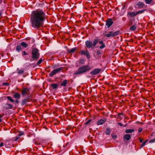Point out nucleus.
I'll return each mask as SVG.
<instances>
[{
    "label": "nucleus",
    "mask_w": 155,
    "mask_h": 155,
    "mask_svg": "<svg viewBox=\"0 0 155 155\" xmlns=\"http://www.w3.org/2000/svg\"><path fill=\"white\" fill-rule=\"evenodd\" d=\"M145 5L143 2H139L134 6L136 9H139L143 8L145 6Z\"/></svg>",
    "instance_id": "39448f33"
},
{
    "label": "nucleus",
    "mask_w": 155,
    "mask_h": 155,
    "mask_svg": "<svg viewBox=\"0 0 155 155\" xmlns=\"http://www.w3.org/2000/svg\"><path fill=\"white\" fill-rule=\"evenodd\" d=\"M101 71L100 68H95L91 71L90 74L91 75H95L99 73Z\"/></svg>",
    "instance_id": "6e6552de"
},
{
    "label": "nucleus",
    "mask_w": 155,
    "mask_h": 155,
    "mask_svg": "<svg viewBox=\"0 0 155 155\" xmlns=\"http://www.w3.org/2000/svg\"><path fill=\"white\" fill-rule=\"evenodd\" d=\"M118 115H120V114H118Z\"/></svg>",
    "instance_id": "864d4df0"
},
{
    "label": "nucleus",
    "mask_w": 155,
    "mask_h": 155,
    "mask_svg": "<svg viewBox=\"0 0 155 155\" xmlns=\"http://www.w3.org/2000/svg\"><path fill=\"white\" fill-rule=\"evenodd\" d=\"M24 134V133L23 132L21 131L19 133V134H18V136H21L23 135Z\"/></svg>",
    "instance_id": "c9c22d12"
},
{
    "label": "nucleus",
    "mask_w": 155,
    "mask_h": 155,
    "mask_svg": "<svg viewBox=\"0 0 155 155\" xmlns=\"http://www.w3.org/2000/svg\"><path fill=\"white\" fill-rule=\"evenodd\" d=\"M113 31H112L111 32H110L108 34H107L106 35V36L108 38H109V37H110L111 36L114 37L113 36Z\"/></svg>",
    "instance_id": "a878e982"
},
{
    "label": "nucleus",
    "mask_w": 155,
    "mask_h": 155,
    "mask_svg": "<svg viewBox=\"0 0 155 155\" xmlns=\"http://www.w3.org/2000/svg\"><path fill=\"white\" fill-rule=\"evenodd\" d=\"M3 85L6 86H7L9 85V84L7 83H5L3 84Z\"/></svg>",
    "instance_id": "de8ad7c7"
},
{
    "label": "nucleus",
    "mask_w": 155,
    "mask_h": 155,
    "mask_svg": "<svg viewBox=\"0 0 155 155\" xmlns=\"http://www.w3.org/2000/svg\"><path fill=\"white\" fill-rule=\"evenodd\" d=\"M134 131V130L132 129H127L125 130V132L126 133H131Z\"/></svg>",
    "instance_id": "4be33fe9"
},
{
    "label": "nucleus",
    "mask_w": 155,
    "mask_h": 155,
    "mask_svg": "<svg viewBox=\"0 0 155 155\" xmlns=\"http://www.w3.org/2000/svg\"><path fill=\"white\" fill-rule=\"evenodd\" d=\"M20 45L23 48H26L28 46V44L24 42H21Z\"/></svg>",
    "instance_id": "f3484780"
},
{
    "label": "nucleus",
    "mask_w": 155,
    "mask_h": 155,
    "mask_svg": "<svg viewBox=\"0 0 155 155\" xmlns=\"http://www.w3.org/2000/svg\"><path fill=\"white\" fill-rule=\"evenodd\" d=\"M85 45L87 48H90L93 46V43L91 41L87 40L85 41Z\"/></svg>",
    "instance_id": "9b49d317"
},
{
    "label": "nucleus",
    "mask_w": 155,
    "mask_h": 155,
    "mask_svg": "<svg viewBox=\"0 0 155 155\" xmlns=\"http://www.w3.org/2000/svg\"><path fill=\"white\" fill-rule=\"evenodd\" d=\"M22 95L23 97H24L26 95H28L29 94V89L26 87L23 89L21 90Z\"/></svg>",
    "instance_id": "20e7f679"
},
{
    "label": "nucleus",
    "mask_w": 155,
    "mask_h": 155,
    "mask_svg": "<svg viewBox=\"0 0 155 155\" xmlns=\"http://www.w3.org/2000/svg\"><path fill=\"white\" fill-rule=\"evenodd\" d=\"M150 142H151V143H153V142H155V138L154 139L151 140L150 141Z\"/></svg>",
    "instance_id": "a18cd8bd"
},
{
    "label": "nucleus",
    "mask_w": 155,
    "mask_h": 155,
    "mask_svg": "<svg viewBox=\"0 0 155 155\" xmlns=\"http://www.w3.org/2000/svg\"><path fill=\"white\" fill-rule=\"evenodd\" d=\"M110 129L109 128H107L105 132V134L107 135H109L110 134Z\"/></svg>",
    "instance_id": "bb28decb"
},
{
    "label": "nucleus",
    "mask_w": 155,
    "mask_h": 155,
    "mask_svg": "<svg viewBox=\"0 0 155 155\" xmlns=\"http://www.w3.org/2000/svg\"><path fill=\"white\" fill-rule=\"evenodd\" d=\"M5 145L7 148H10L12 146V145L9 141L6 140L5 141Z\"/></svg>",
    "instance_id": "f8f14e48"
},
{
    "label": "nucleus",
    "mask_w": 155,
    "mask_h": 155,
    "mask_svg": "<svg viewBox=\"0 0 155 155\" xmlns=\"http://www.w3.org/2000/svg\"><path fill=\"white\" fill-rule=\"evenodd\" d=\"M137 15V12H129L128 13V15L130 17H133Z\"/></svg>",
    "instance_id": "ddd939ff"
},
{
    "label": "nucleus",
    "mask_w": 155,
    "mask_h": 155,
    "mask_svg": "<svg viewBox=\"0 0 155 155\" xmlns=\"http://www.w3.org/2000/svg\"><path fill=\"white\" fill-rule=\"evenodd\" d=\"M68 82V81L67 80H64L62 83L61 84V86H65Z\"/></svg>",
    "instance_id": "412c9836"
},
{
    "label": "nucleus",
    "mask_w": 155,
    "mask_h": 155,
    "mask_svg": "<svg viewBox=\"0 0 155 155\" xmlns=\"http://www.w3.org/2000/svg\"><path fill=\"white\" fill-rule=\"evenodd\" d=\"M98 42L101 45L99 47L100 49H103L105 47V45L102 41H100Z\"/></svg>",
    "instance_id": "2eb2a0df"
},
{
    "label": "nucleus",
    "mask_w": 155,
    "mask_h": 155,
    "mask_svg": "<svg viewBox=\"0 0 155 155\" xmlns=\"http://www.w3.org/2000/svg\"><path fill=\"white\" fill-rule=\"evenodd\" d=\"M7 98L12 102H14V100L13 99L12 97L10 96H7Z\"/></svg>",
    "instance_id": "2f4dec72"
},
{
    "label": "nucleus",
    "mask_w": 155,
    "mask_h": 155,
    "mask_svg": "<svg viewBox=\"0 0 155 155\" xmlns=\"http://www.w3.org/2000/svg\"><path fill=\"white\" fill-rule=\"evenodd\" d=\"M84 62L83 59H81L79 60V63L81 64H83Z\"/></svg>",
    "instance_id": "f704fd0d"
},
{
    "label": "nucleus",
    "mask_w": 155,
    "mask_h": 155,
    "mask_svg": "<svg viewBox=\"0 0 155 155\" xmlns=\"http://www.w3.org/2000/svg\"><path fill=\"white\" fill-rule=\"evenodd\" d=\"M4 145H5V143L1 142L0 143V147L3 146Z\"/></svg>",
    "instance_id": "58836bf2"
},
{
    "label": "nucleus",
    "mask_w": 155,
    "mask_h": 155,
    "mask_svg": "<svg viewBox=\"0 0 155 155\" xmlns=\"http://www.w3.org/2000/svg\"><path fill=\"white\" fill-rule=\"evenodd\" d=\"M19 138V137H16L14 138V140L15 141H16Z\"/></svg>",
    "instance_id": "a19ab883"
},
{
    "label": "nucleus",
    "mask_w": 155,
    "mask_h": 155,
    "mask_svg": "<svg viewBox=\"0 0 155 155\" xmlns=\"http://www.w3.org/2000/svg\"><path fill=\"white\" fill-rule=\"evenodd\" d=\"M12 108V105L9 104H6V109H10Z\"/></svg>",
    "instance_id": "5701e85b"
},
{
    "label": "nucleus",
    "mask_w": 155,
    "mask_h": 155,
    "mask_svg": "<svg viewBox=\"0 0 155 155\" xmlns=\"http://www.w3.org/2000/svg\"><path fill=\"white\" fill-rule=\"evenodd\" d=\"M124 139L127 140H129L131 138L129 134H126L124 136Z\"/></svg>",
    "instance_id": "a211bd4d"
},
{
    "label": "nucleus",
    "mask_w": 155,
    "mask_h": 155,
    "mask_svg": "<svg viewBox=\"0 0 155 155\" xmlns=\"http://www.w3.org/2000/svg\"><path fill=\"white\" fill-rule=\"evenodd\" d=\"M113 23V21L111 18L108 19L106 21V25L107 28H109Z\"/></svg>",
    "instance_id": "9d476101"
},
{
    "label": "nucleus",
    "mask_w": 155,
    "mask_h": 155,
    "mask_svg": "<svg viewBox=\"0 0 155 155\" xmlns=\"http://www.w3.org/2000/svg\"><path fill=\"white\" fill-rule=\"evenodd\" d=\"M61 68H59L55 69L51 71L49 74V75L51 77H52L55 74L58 72L61 71Z\"/></svg>",
    "instance_id": "0eeeda50"
},
{
    "label": "nucleus",
    "mask_w": 155,
    "mask_h": 155,
    "mask_svg": "<svg viewBox=\"0 0 155 155\" xmlns=\"http://www.w3.org/2000/svg\"><path fill=\"white\" fill-rule=\"evenodd\" d=\"M106 119L105 117H103L100 119L97 122V124L98 125H101L105 123L106 121Z\"/></svg>",
    "instance_id": "1a4fd4ad"
},
{
    "label": "nucleus",
    "mask_w": 155,
    "mask_h": 155,
    "mask_svg": "<svg viewBox=\"0 0 155 155\" xmlns=\"http://www.w3.org/2000/svg\"><path fill=\"white\" fill-rule=\"evenodd\" d=\"M139 141L140 143H142L143 141V139L140 138Z\"/></svg>",
    "instance_id": "49530a36"
},
{
    "label": "nucleus",
    "mask_w": 155,
    "mask_h": 155,
    "mask_svg": "<svg viewBox=\"0 0 155 155\" xmlns=\"http://www.w3.org/2000/svg\"><path fill=\"white\" fill-rule=\"evenodd\" d=\"M90 69L87 65H83L79 67L77 71L74 73V74L75 75L81 74L88 71Z\"/></svg>",
    "instance_id": "f03ea898"
},
{
    "label": "nucleus",
    "mask_w": 155,
    "mask_h": 155,
    "mask_svg": "<svg viewBox=\"0 0 155 155\" xmlns=\"http://www.w3.org/2000/svg\"><path fill=\"white\" fill-rule=\"evenodd\" d=\"M45 19V14L43 10L32 12L30 18L31 26L34 28L42 27Z\"/></svg>",
    "instance_id": "f257e3e1"
},
{
    "label": "nucleus",
    "mask_w": 155,
    "mask_h": 155,
    "mask_svg": "<svg viewBox=\"0 0 155 155\" xmlns=\"http://www.w3.org/2000/svg\"><path fill=\"white\" fill-rule=\"evenodd\" d=\"M76 48H74L71 49V50H68L67 51L68 53H73L76 50Z\"/></svg>",
    "instance_id": "aec40b11"
},
{
    "label": "nucleus",
    "mask_w": 155,
    "mask_h": 155,
    "mask_svg": "<svg viewBox=\"0 0 155 155\" xmlns=\"http://www.w3.org/2000/svg\"><path fill=\"white\" fill-rule=\"evenodd\" d=\"M2 117V116H1V115L0 114V122H1L2 121V120H1V118Z\"/></svg>",
    "instance_id": "603ef678"
},
{
    "label": "nucleus",
    "mask_w": 155,
    "mask_h": 155,
    "mask_svg": "<svg viewBox=\"0 0 155 155\" xmlns=\"http://www.w3.org/2000/svg\"><path fill=\"white\" fill-rule=\"evenodd\" d=\"M24 71L23 70L21 69L18 70V73L19 74H21L23 73L24 72Z\"/></svg>",
    "instance_id": "72a5a7b5"
},
{
    "label": "nucleus",
    "mask_w": 155,
    "mask_h": 155,
    "mask_svg": "<svg viewBox=\"0 0 155 155\" xmlns=\"http://www.w3.org/2000/svg\"><path fill=\"white\" fill-rule=\"evenodd\" d=\"M32 57L34 60H37L39 58L40 54L38 50L36 48H34L32 50Z\"/></svg>",
    "instance_id": "7ed1b4c3"
},
{
    "label": "nucleus",
    "mask_w": 155,
    "mask_h": 155,
    "mask_svg": "<svg viewBox=\"0 0 155 155\" xmlns=\"http://www.w3.org/2000/svg\"><path fill=\"white\" fill-rule=\"evenodd\" d=\"M28 99H25L23 100L22 101V105H24L25 104L26 102L28 101Z\"/></svg>",
    "instance_id": "c756f323"
},
{
    "label": "nucleus",
    "mask_w": 155,
    "mask_h": 155,
    "mask_svg": "<svg viewBox=\"0 0 155 155\" xmlns=\"http://www.w3.org/2000/svg\"><path fill=\"white\" fill-rule=\"evenodd\" d=\"M16 50L17 51L19 52L22 50L21 46L20 45H17L16 48Z\"/></svg>",
    "instance_id": "dca6fc26"
},
{
    "label": "nucleus",
    "mask_w": 155,
    "mask_h": 155,
    "mask_svg": "<svg viewBox=\"0 0 155 155\" xmlns=\"http://www.w3.org/2000/svg\"><path fill=\"white\" fill-rule=\"evenodd\" d=\"M147 141V140H146L145 141H144V142H143L142 143V144H141V145H140V148H142V147H144V145H145V143H146V142Z\"/></svg>",
    "instance_id": "473e14b6"
},
{
    "label": "nucleus",
    "mask_w": 155,
    "mask_h": 155,
    "mask_svg": "<svg viewBox=\"0 0 155 155\" xmlns=\"http://www.w3.org/2000/svg\"><path fill=\"white\" fill-rule=\"evenodd\" d=\"M14 97L18 99H19L21 97L20 94L18 93H15L13 95Z\"/></svg>",
    "instance_id": "4468645a"
},
{
    "label": "nucleus",
    "mask_w": 155,
    "mask_h": 155,
    "mask_svg": "<svg viewBox=\"0 0 155 155\" xmlns=\"http://www.w3.org/2000/svg\"><path fill=\"white\" fill-rule=\"evenodd\" d=\"M80 53L81 55H85L87 59H89L90 58V54L87 50L81 51Z\"/></svg>",
    "instance_id": "423d86ee"
},
{
    "label": "nucleus",
    "mask_w": 155,
    "mask_h": 155,
    "mask_svg": "<svg viewBox=\"0 0 155 155\" xmlns=\"http://www.w3.org/2000/svg\"><path fill=\"white\" fill-rule=\"evenodd\" d=\"M146 10V9H144L138 11L137 12V15L143 13Z\"/></svg>",
    "instance_id": "c85d7f7f"
},
{
    "label": "nucleus",
    "mask_w": 155,
    "mask_h": 155,
    "mask_svg": "<svg viewBox=\"0 0 155 155\" xmlns=\"http://www.w3.org/2000/svg\"><path fill=\"white\" fill-rule=\"evenodd\" d=\"M142 130H143V129H142V128H141V127L140 128L138 129V132L140 133V132H141L142 131Z\"/></svg>",
    "instance_id": "ea45409f"
},
{
    "label": "nucleus",
    "mask_w": 155,
    "mask_h": 155,
    "mask_svg": "<svg viewBox=\"0 0 155 155\" xmlns=\"http://www.w3.org/2000/svg\"><path fill=\"white\" fill-rule=\"evenodd\" d=\"M117 124L121 126H122L123 125V124L120 123H118Z\"/></svg>",
    "instance_id": "09e8293b"
},
{
    "label": "nucleus",
    "mask_w": 155,
    "mask_h": 155,
    "mask_svg": "<svg viewBox=\"0 0 155 155\" xmlns=\"http://www.w3.org/2000/svg\"><path fill=\"white\" fill-rule=\"evenodd\" d=\"M91 119L89 120L88 121H87L85 123V124L87 125V124H88V123H89L91 121Z\"/></svg>",
    "instance_id": "79ce46f5"
},
{
    "label": "nucleus",
    "mask_w": 155,
    "mask_h": 155,
    "mask_svg": "<svg viewBox=\"0 0 155 155\" xmlns=\"http://www.w3.org/2000/svg\"><path fill=\"white\" fill-rule=\"evenodd\" d=\"M53 89H56L58 88V85L57 84H52L51 85Z\"/></svg>",
    "instance_id": "6ab92c4d"
},
{
    "label": "nucleus",
    "mask_w": 155,
    "mask_h": 155,
    "mask_svg": "<svg viewBox=\"0 0 155 155\" xmlns=\"http://www.w3.org/2000/svg\"><path fill=\"white\" fill-rule=\"evenodd\" d=\"M2 11L1 10L0 11V16H1L2 15Z\"/></svg>",
    "instance_id": "8fccbe9b"
},
{
    "label": "nucleus",
    "mask_w": 155,
    "mask_h": 155,
    "mask_svg": "<svg viewBox=\"0 0 155 155\" xmlns=\"http://www.w3.org/2000/svg\"><path fill=\"white\" fill-rule=\"evenodd\" d=\"M97 53L98 55H100L101 54V53L99 50H97Z\"/></svg>",
    "instance_id": "4c0bfd02"
},
{
    "label": "nucleus",
    "mask_w": 155,
    "mask_h": 155,
    "mask_svg": "<svg viewBox=\"0 0 155 155\" xmlns=\"http://www.w3.org/2000/svg\"><path fill=\"white\" fill-rule=\"evenodd\" d=\"M120 33V31H117L114 32H113V36L114 37L118 35Z\"/></svg>",
    "instance_id": "393cba45"
},
{
    "label": "nucleus",
    "mask_w": 155,
    "mask_h": 155,
    "mask_svg": "<svg viewBox=\"0 0 155 155\" xmlns=\"http://www.w3.org/2000/svg\"><path fill=\"white\" fill-rule=\"evenodd\" d=\"M99 40L98 39H95L94 40L93 43V46L94 47L96 45L97 43L99 41Z\"/></svg>",
    "instance_id": "b1692460"
},
{
    "label": "nucleus",
    "mask_w": 155,
    "mask_h": 155,
    "mask_svg": "<svg viewBox=\"0 0 155 155\" xmlns=\"http://www.w3.org/2000/svg\"><path fill=\"white\" fill-rule=\"evenodd\" d=\"M136 26L135 25H133L130 28V29L132 31H134L136 29Z\"/></svg>",
    "instance_id": "cd10ccee"
},
{
    "label": "nucleus",
    "mask_w": 155,
    "mask_h": 155,
    "mask_svg": "<svg viewBox=\"0 0 155 155\" xmlns=\"http://www.w3.org/2000/svg\"><path fill=\"white\" fill-rule=\"evenodd\" d=\"M22 54H23L24 55H28V54L26 53V52L25 51H23L22 52Z\"/></svg>",
    "instance_id": "37998d69"
},
{
    "label": "nucleus",
    "mask_w": 155,
    "mask_h": 155,
    "mask_svg": "<svg viewBox=\"0 0 155 155\" xmlns=\"http://www.w3.org/2000/svg\"><path fill=\"white\" fill-rule=\"evenodd\" d=\"M112 137L113 139H116L117 137V136L116 135H115L114 136H112Z\"/></svg>",
    "instance_id": "c03bdc74"
},
{
    "label": "nucleus",
    "mask_w": 155,
    "mask_h": 155,
    "mask_svg": "<svg viewBox=\"0 0 155 155\" xmlns=\"http://www.w3.org/2000/svg\"><path fill=\"white\" fill-rule=\"evenodd\" d=\"M42 60L41 59L37 62V64H41V62H42Z\"/></svg>",
    "instance_id": "e433bc0d"
},
{
    "label": "nucleus",
    "mask_w": 155,
    "mask_h": 155,
    "mask_svg": "<svg viewBox=\"0 0 155 155\" xmlns=\"http://www.w3.org/2000/svg\"><path fill=\"white\" fill-rule=\"evenodd\" d=\"M19 102V101L17 100H16L15 101V102L17 103H18V102Z\"/></svg>",
    "instance_id": "3c124183"
},
{
    "label": "nucleus",
    "mask_w": 155,
    "mask_h": 155,
    "mask_svg": "<svg viewBox=\"0 0 155 155\" xmlns=\"http://www.w3.org/2000/svg\"><path fill=\"white\" fill-rule=\"evenodd\" d=\"M146 4H150L153 1V0H144Z\"/></svg>",
    "instance_id": "7c9ffc66"
}]
</instances>
